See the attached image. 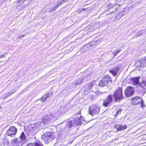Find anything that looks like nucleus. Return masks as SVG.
Segmentation results:
<instances>
[{"label": "nucleus", "mask_w": 146, "mask_h": 146, "mask_svg": "<svg viewBox=\"0 0 146 146\" xmlns=\"http://www.w3.org/2000/svg\"><path fill=\"white\" fill-rule=\"evenodd\" d=\"M26 141V137L24 132H23L19 138L12 140L11 142L13 146H22Z\"/></svg>", "instance_id": "1"}, {"label": "nucleus", "mask_w": 146, "mask_h": 146, "mask_svg": "<svg viewBox=\"0 0 146 146\" xmlns=\"http://www.w3.org/2000/svg\"><path fill=\"white\" fill-rule=\"evenodd\" d=\"M113 96L115 101L120 102L124 98L122 88H119L117 89L113 93Z\"/></svg>", "instance_id": "2"}, {"label": "nucleus", "mask_w": 146, "mask_h": 146, "mask_svg": "<svg viewBox=\"0 0 146 146\" xmlns=\"http://www.w3.org/2000/svg\"><path fill=\"white\" fill-rule=\"evenodd\" d=\"M54 138L53 133L51 132H48L45 133L42 135L41 139L44 141V143L48 144L49 141H51Z\"/></svg>", "instance_id": "3"}, {"label": "nucleus", "mask_w": 146, "mask_h": 146, "mask_svg": "<svg viewBox=\"0 0 146 146\" xmlns=\"http://www.w3.org/2000/svg\"><path fill=\"white\" fill-rule=\"evenodd\" d=\"M100 108L96 104L90 106L89 109V114L92 116L98 115L100 111Z\"/></svg>", "instance_id": "4"}, {"label": "nucleus", "mask_w": 146, "mask_h": 146, "mask_svg": "<svg viewBox=\"0 0 146 146\" xmlns=\"http://www.w3.org/2000/svg\"><path fill=\"white\" fill-rule=\"evenodd\" d=\"M111 79V77L109 75H106L103 77L100 81L99 86L103 87L104 86H107L108 84H110L112 82Z\"/></svg>", "instance_id": "5"}, {"label": "nucleus", "mask_w": 146, "mask_h": 146, "mask_svg": "<svg viewBox=\"0 0 146 146\" xmlns=\"http://www.w3.org/2000/svg\"><path fill=\"white\" fill-rule=\"evenodd\" d=\"M77 113V116L75 115L74 116L73 123L75 125H79L83 123L84 121L80 115V112H78Z\"/></svg>", "instance_id": "6"}, {"label": "nucleus", "mask_w": 146, "mask_h": 146, "mask_svg": "<svg viewBox=\"0 0 146 146\" xmlns=\"http://www.w3.org/2000/svg\"><path fill=\"white\" fill-rule=\"evenodd\" d=\"M66 110L65 108H60L58 111L52 114L53 120L56 119L58 117L62 115H64L66 114Z\"/></svg>", "instance_id": "7"}, {"label": "nucleus", "mask_w": 146, "mask_h": 146, "mask_svg": "<svg viewBox=\"0 0 146 146\" xmlns=\"http://www.w3.org/2000/svg\"><path fill=\"white\" fill-rule=\"evenodd\" d=\"M17 131V129L14 126H11L9 129L7 130L6 134L8 136L15 137Z\"/></svg>", "instance_id": "8"}, {"label": "nucleus", "mask_w": 146, "mask_h": 146, "mask_svg": "<svg viewBox=\"0 0 146 146\" xmlns=\"http://www.w3.org/2000/svg\"><path fill=\"white\" fill-rule=\"evenodd\" d=\"M113 100V96L111 94H110L105 100H104L103 106L105 107L110 106Z\"/></svg>", "instance_id": "9"}, {"label": "nucleus", "mask_w": 146, "mask_h": 146, "mask_svg": "<svg viewBox=\"0 0 146 146\" xmlns=\"http://www.w3.org/2000/svg\"><path fill=\"white\" fill-rule=\"evenodd\" d=\"M121 67V64H119L116 65L113 68H112V69L110 70L109 71L114 76H116L117 74V73L119 70V69Z\"/></svg>", "instance_id": "10"}, {"label": "nucleus", "mask_w": 146, "mask_h": 146, "mask_svg": "<svg viewBox=\"0 0 146 146\" xmlns=\"http://www.w3.org/2000/svg\"><path fill=\"white\" fill-rule=\"evenodd\" d=\"M52 117V114L49 113L47 114L43 118L42 122L44 124L48 123L50 121L54 120Z\"/></svg>", "instance_id": "11"}, {"label": "nucleus", "mask_w": 146, "mask_h": 146, "mask_svg": "<svg viewBox=\"0 0 146 146\" xmlns=\"http://www.w3.org/2000/svg\"><path fill=\"white\" fill-rule=\"evenodd\" d=\"M44 123L42 121V122H39L36 123L31 124L30 127H31L32 130L34 131L38 128H42L44 127Z\"/></svg>", "instance_id": "12"}, {"label": "nucleus", "mask_w": 146, "mask_h": 146, "mask_svg": "<svg viewBox=\"0 0 146 146\" xmlns=\"http://www.w3.org/2000/svg\"><path fill=\"white\" fill-rule=\"evenodd\" d=\"M63 123L65 125L64 130L66 132L69 131L70 128L74 125V124H73L72 121H70L66 120L65 121L63 122Z\"/></svg>", "instance_id": "13"}, {"label": "nucleus", "mask_w": 146, "mask_h": 146, "mask_svg": "<svg viewBox=\"0 0 146 146\" xmlns=\"http://www.w3.org/2000/svg\"><path fill=\"white\" fill-rule=\"evenodd\" d=\"M134 93L133 88L131 86L127 87L125 90V94L127 97H129L132 96Z\"/></svg>", "instance_id": "14"}, {"label": "nucleus", "mask_w": 146, "mask_h": 146, "mask_svg": "<svg viewBox=\"0 0 146 146\" xmlns=\"http://www.w3.org/2000/svg\"><path fill=\"white\" fill-rule=\"evenodd\" d=\"M99 41L98 40L93 41L87 44L84 45L83 48H88V49H90L92 48H94L96 47L97 44H99Z\"/></svg>", "instance_id": "15"}, {"label": "nucleus", "mask_w": 146, "mask_h": 146, "mask_svg": "<svg viewBox=\"0 0 146 146\" xmlns=\"http://www.w3.org/2000/svg\"><path fill=\"white\" fill-rule=\"evenodd\" d=\"M119 6V4H117L111 7V8H110L109 10L105 12V14L106 15H109L110 14L114 13L117 10V8Z\"/></svg>", "instance_id": "16"}, {"label": "nucleus", "mask_w": 146, "mask_h": 146, "mask_svg": "<svg viewBox=\"0 0 146 146\" xmlns=\"http://www.w3.org/2000/svg\"><path fill=\"white\" fill-rule=\"evenodd\" d=\"M17 4L18 5L17 6V9L19 10L23 9L26 7L22 0H18Z\"/></svg>", "instance_id": "17"}, {"label": "nucleus", "mask_w": 146, "mask_h": 146, "mask_svg": "<svg viewBox=\"0 0 146 146\" xmlns=\"http://www.w3.org/2000/svg\"><path fill=\"white\" fill-rule=\"evenodd\" d=\"M142 98L136 96L133 98L132 99L131 103L133 105H137L139 104L141 101H142Z\"/></svg>", "instance_id": "18"}, {"label": "nucleus", "mask_w": 146, "mask_h": 146, "mask_svg": "<svg viewBox=\"0 0 146 146\" xmlns=\"http://www.w3.org/2000/svg\"><path fill=\"white\" fill-rule=\"evenodd\" d=\"M92 82L90 84H86L85 85V90L84 91V93L85 94H87L88 93V92L90 91L92 88Z\"/></svg>", "instance_id": "19"}, {"label": "nucleus", "mask_w": 146, "mask_h": 146, "mask_svg": "<svg viewBox=\"0 0 146 146\" xmlns=\"http://www.w3.org/2000/svg\"><path fill=\"white\" fill-rule=\"evenodd\" d=\"M140 77H136L134 78H131V80L132 81L133 84L134 85L138 84L139 85L140 84L139 82V79Z\"/></svg>", "instance_id": "20"}, {"label": "nucleus", "mask_w": 146, "mask_h": 146, "mask_svg": "<svg viewBox=\"0 0 146 146\" xmlns=\"http://www.w3.org/2000/svg\"><path fill=\"white\" fill-rule=\"evenodd\" d=\"M52 95V93L51 92L49 93L45 94L43 96V97L41 99V101L42 102H44L47 100L48 98H49Z\"/></svg>", "instance_id": "21"}, {"label": "nucleus", "mask_w": 146, "mask_h": 146, "mask_svg": "<svg viewBox=\"0 0 146 146\" xmlns=\"http://www.w3.org/2000/svg\"><path fill=\"white\" fill-rule=\"evenodd\" d=\"M57 4L53 8H51L49 10V12L51 13L54 11L59 6L61 5L62 4L60 1L57 2Z\"/></svg>", "instance_id": "22"}, {"label": "nucleus", "mask_w": 146, "mask_h": 146, "mask_svg": "<svg viewBox=\"0 0 146 146\" xmlns=\"http://www.w3.org/2000/svg\"><path fill=\"white\" fill-rule=\"evenodd\" d=\"M3 140V143L1 146H9V140L7 137H4Z\"/></svg>", "instance_id": "23"}, {"label": "nucleus", "mask_w": 146, "mask_h": 146, "mask_svg": "<svg viewBox=\"0 0 146 146\" xmlns=\"http://www.w3.org/2000/svg\"><path fill=\"white\" fill-rule=\"evenodd\" d=\"M85 79V77L84 76L81 77L79 79L75 81V84L76 85H80L82 83L83 80Z\"/></svg>", "instance_id": "24"}, {"label": "nucleus", "mask_w": 146, "mask_h": 146, "mask_svg": "<svg viewBox=\"0 0 146 146\" xmlns=\"http://www.w3.org/2000/svg\"><path fill=\"white\" fill-rule=\"evenodd\" d=\"M27 146H43L40 142H37L35 143H29Z\"/></svg>", "instance_id": "25"}, {"label": "nucleus", "mask_w": 146, "mask_h": 146, "mask_svg": "<svg viewBox=\"0 0 146 146\" xmlns=\"http://www.w3.org/2000/svg\"><path fill=\"white\" fill-rule=\"evenodd\" d=\"M127 128V126L126 125H117L116 126V128L118 131L123 130L126 129Z\"/></svg>", "instance_id": "26"}, {"label": "nucleus", "mask_w": 146, "mask_h": 146, "mask_svg": "<svg viewBox=\"0 0 146 146\" xmlns=\"http://www.w3.org/2000/svg\"><path fill=\"white\" fill-rule=\"evenodd\" d=\"M140 66L141 67L146 66V57L142 60L140 62Z\"/></svg>", "instance_id": "27"}, {"label": "nucleus", "mask_w": 146, "mask_h": 146, "mask_svg": "<svg viewBox=\"0 0 146 146\" xmlns=\"http://www.w3.org/2000/svg\"><path fill=\"white\" fill-rule=\"evenodd\" d=\"M122 110L121 109H119L117 110L116 111L115 114L114 115L117 117L118 115L120 114Z\"/></svg>", "instance_id": "28"}, {"label": "nucleus", "mask_w": 146, "mask_h": 146, "mask_svg": "<svg viewBox=\"0 0 146 146\" xmlns=\"http://www.w3.org/2000/svg\"><path fill=\"white\" fill-rule=\"evenodd\" d=\"M15 92V91H14L12 92H8L7 93L5 94V98H6L8 97H9L10 96L11 94Z\"/></svg>", "instance_id": "29"}, {"label": "nucleus", "mask_w": 146, "mask_h": 146, "mask_svg": "<svg viewBox=\"0 0 146 146\" xmlns=\"http://www.w3.org/2000/svg\"><path fill=\"white\" fill-rule=\"evenodd\" d=\"M23 1L24 3L25 4V5H26L27 6L30 2V0H22Z\"/></svg>", "instance_id": "30"}, {"label": "nucleus", "mask_w": 146, "mask_h": 146, "mask_svg": "<svg viewBox=\"0 0 146 146\" xmlns=\"http://www.w3.org/2000/svg\"><path fill=\"white\" fill-rule=\"evenodd\" d=\"M127 13V12H125V10H123L121 11V12L119 13V15L122 16L125 15Z\"/></svg>", "instance_id": "31"}, {"label": "nucleus", "mask_w": 146, "mask_h": 146, "mask_svg": "<svg viewBox=\"0 0 146 146\" xmlns=\"http://www.w3.org/2000/svg\"><path fill=\"white\" fill-rule=\"evenodd\" d=\"M139 86L141 87L142 89H145L146 88V86L145 85V84H142V82L141 84H139Z\"/></svg>", "instance_id": "32"}, {"label": "nucleus", "mask_w": 146, "mask_h": 146, "mask_svg": "<svg viewBox=\"0 0 146 146\" xmlns=\"http://www.w3.org/2000/svg\"><path fill=\"white\" fill-rule=\"evenodd\" d=\"M143 33V32L142 31H139L138 33L137 34L136 36H139L141 35Z\"/></svg>", "instance_id": "33"}, {"label": "nucleus", "mask_w": 146, "mask_h": 146, "mask_svg": "<svg viewBox=\"0 0 146 146\" xmlns=\"http://www.w3.org/2000/svg\"><path fill=\"white\" fill-rule=\"evenodd\" d=\"M121 50H117L115 52H113V54H114V56H115L117 55V54Z\"/></svg>", "instance_id": "34"}, {"label": "nucleus", "mask_w": 146, "mask_h": 146, "mask_svg": "<svg viewBox=\"0 0 146 146\" xmlns=\"http://www.w3.org/2000/svg\"><path fill=\"white\" fill-rule=\"evenodd\" d=\"M140 103L141 104V106L142 108H144V107L145 106V105L144 104L143 101L142 99V101H141Z\"/></svg>", "instance_id": "35"}, {"label": "nucleus", "mask_w": 146, "mask_h": 146, "mask_svg": "<svg viewBox=\"0 0 146 146\" xmlns=\"http://www.w3.org/2000/svg\"><path fill=\"white\" fill-rule=\"evenodd\" d=\"M7 54V53H4V54L0 56V58H3L5 57L6 55Z\"/></svg>", "instance_id": "36"}, {"label": "nucleus", "mask_w": 146, "mask_h": 146, "mask_svg": "<svg viewBox=\"0 0 146 146\" xmlns=\"http://www.w3.org/2000/svg\"><path fill=\"white\" fill-rule=\"evenodd\" d=\"M62 4L64 3L66 1V0H62L61 1H59Z\"/></svg>", "instance_id": "37"}, {"label": "nucleus", "mask_w": 146, "mask_h": 146, "mask_svg": "<svg viewBox=\"0 0 146 146\" xmlns=\"http://www.w3.org/2000/svg\"><path fill=\"white\" fill-rule=\"evenodd\" d=\"M142 84H145V85L146 86V80L142 81Z\"/></svg>", "instance_id": "38"}, {"label": "nucleus", "mask_w": 146, "mask_h": 146, "mask_svg": "<svg viewBox=\"0 0 146 146\" xmlns=\"http://www.w3.org/2000/svg\"><path fill=\"white\" fill-rule=\"evenodd\" d=\"M25 36V35H21L20 37V38H21V37H24Z\"/></svg>", "instance_id": "39"}, {"label": "nucleus", "mask_w": 146, "mask_h": 146, "mask_svg": "<svg viewBox=\"0 0 146 146\" xmlns=\"http://www.w3.org/2000/svg\"><path fill=\"white\" fill-rule=\"evenodd\" d=\"M90 76L89 75H87V77H89Z\"/></svg>", "instance_id": "40"}, {"label": "nucleus", "mask_w": 146, "mask_h": 146, "mask_svg": "<svg viewBox=\"0 0 146 146\" xmlns=\"http://www.w3.org/2000/svg\"><path fill=\"white\" fill-rule=\"evenodd\" d=\"M111 7H110L109 8H111Z\"/></svg>", "instance_id": "41"}, {"label": "nucleus", "mask_w": 146, "mask_h": 146, "mask_svg": "<svg viewBox=\"0 0 146 146\" xmlns=\"http://www.w3.org/2000/svg\"><path fill=\"white\" fill-rule=\"evenodd\" d=\"M111 7H110L109 8H111Z\"/></svg>", "instance_id": "42"}, {"label": "nucleus", "mask_w": 146, "mask_h": 146, "mask_svg": "<svg viewBox=\"0 0 146 146\" xmlns=\"http://www.w3.org/2000/svg\"><path fill=\"white\" fill-rule=\"evenodd\" d=\"M135 38H136V37L134 36Z\"/></svg>", "instance_id": "43"}]
</instances>
